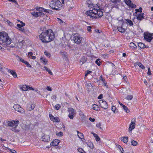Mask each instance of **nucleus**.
I'll return each instance as SVG.
<instances>
[{
  "label": "nucleus",
  "instance_id": "f257e3e1",
  "mask_svg": "<svg viewBox=\"0 0 153 153\" xmlns=\"http://www.w3.org/2000/svg\"><path fill=\"white\" fill-rule=\"evenodd\" d=\"M39 37L42 42L47 43L53 40L55 35L51 30L49 29L42 33L40 35Z\"/></svg>",
  "mask_w": 153,
  "mask_h": 153
},
{
  "label": "nucleus",
  "instance_id": "f03ea898",
  "mask_svg": "<svg viewBox=\"0 0 153 153\" xmlns=\"http://www.w3.org/2000/svg\"><path fill=\"white\" fill-rule=\"evenodd\" d=\"M102 10L100 9L97 6H94L92 10L87 11L86 14L92 18H99L103 15Z\"/></svg>",
  "mask_w": 153,
  "mask_h": 153
},
{
  "label": "nucleus",
  "instance_id": "7ed1b4c3",
  "mask_svg": "<svg viewBox=\"0 0 153 153\" xmlns=\"http://www.w3.org/2000/svg\"><path fill=\"white\" fill-rule=\"evenodd\" d=\"M11 42V39L7 33L4 32H0V44L5 45L6 44L9 45Z\"/></svg>",
  "mask_w": 153,
  "mask_h": 153
},
{
  "label": "nucleus",
  "instance_id": "20e7f679",
  "mask_svg": "<svg viewBox=\"0 0 153 153\" xmlns=\"http://www.w3.org/2000/svg\"><path fill=\"white\" fill-rule=\"evenodd\" d=\"M61 3L59 0H53L50 3L49 6L52 9L59 10L62 7Z\"/></svg>",
  "mask_w": 153,
  "mask_h": 153
},
{
  "label": "nucleus",
  "instance_id": "39448f33",
  "mask_svg": "<svg viewBox=\"0 0 153 153\" xmlns=\"http://www.w3.org/2000/svg\"><path fill=\"white\" fill-rule=\"evenodd\" d=\"M152 34L148 33H145L144 37L145 39L147 42H150L152 39Z\"/></svg>",
  "mask_w": 153,
  "mask_h": 153
},
{
  "label": "nucleus",
  "instance_id": "423d86ee",
  "mask_svg": "<svg viewBox=\"0 0 153 153\" xmlns=\"http://www.w3.org/2000/svg\"><path fill=\"white\" fill-rule=\"evenodd\" d=\"M68 111L69 112L68 117L71 119H73L74 115L75 114V112L74 109L72 108H68Z\"/></svg>",
  "mask_w": 153,
  "mask_h": 153
},
{
  "label": "nucleus",
  "instance_id": "0eeeda50",
  "mask_svg": "<svg viewBox=\"0 0 153 153\" xmlns=\"http://www.w3.org/2000/svg\"><path fill=\"white\" fill-rule=\"evenodd\" d=\"M100 105L102 108L107 109L108 108V105L106 101L100 100L99 101Z\"/></svg>",
  "mask_w": 153,
  "mask_h": 153
},
{
  "label": "nucleus",
  "instance_id": "6e6552de",
  "mask_svg": "<svg viewBox=\"0 0 153 153\" xmlns=\"http://www.w3.org/2000/svg\"><path fill=\"white\" fill-rule=\"evenodd\" d=\"M13 108L16 111L21 113H23L24 112V110L18 104L14 105Z\"/></svg>",
  "mask_w": 153,
  "mask_h": 153
},
{
  "label": "nucleus",
  "instance_id": "1a4fd4ad",
  "mask_svg": "<svg viewBox=\"0 0 153 153\" xmlns=\"http://www.w3.org/2000/svg\"><path fill=\"white\" fill-rule=\"evenodd\" d=\"M135 121V119L134 118H133L131 120V122L130 124L129 128V131H131L135 128V123L134 122V121Z\"/></svg>",
  "mask_w": 153,
  "mask_h": 153
},
{
  "label": "nucleus",
  "instance_id": "9d476101",
  "mask_svg": "<svg viewBox=\"0 0 153 153\" xmlns=\"http://www.w3.org/2000/svg\"><path fill=\"white\" fill-rule=\"evenodd\" d=\"M31 14L33 16L36 17L39 16H42L44 15V14L42 12L38 11V12H32Z\"/></svg>",
  "mask_w": 153,
  "mask_h": 153
},
{
  "label": "nucleus",
  "instance_id": "9b49d317",
  "mask_svg": "<svg viewBox=\"0 0 153 153\" xmlns=\"http://www.w3.org/2000/svg\"><path fill=\"white\" fill-rule=\"evenodd\" d=\"M21 89L23 91H26L28 90H32L34 91V89L28 86L25 85H23L21 87Z\"/></svg>",
  "mask_w": 153,
  "mask_h": 153
},
{
  "label": "nucleus",
  "instance_id": "f8f14e48",
  "mask_svg": "<svg viewBox=\"0 0 153 153\" xmlns=\"http://www.w3.org/2000/svg\"><path fill=\"white\" fill-rule=\"evenodd\" d=\"M125 2L128 5L132 8L136 7V5L132 3L130 0H125Z\"/></svg>",
  "mask_w": 153,
  "mask_h": 153
},
{
  "label": "nucleus",
  "instance_id": "ddd939ff",
  "mask_svg": "<svg viewBox=\"0 0 153 153\" xmlns=\"http://www.w3.org/2000/svg\"><path fill=\"white\" fill-rule=\"evenodd\" d=\"M82 39V37L79 36L74 37L73 39L75 43L77 44H79L81 42Z\"/></svg>",
  "mask_w": 153,
  "mask_h": 153
},
{
  "label": "nucleus",
  "instance_id": "4468645a",
  "mask_svg": "<svg viewBox=\"0 0 153 153\" xmlns=\"http://www.w3.org/2000/svg\"><path fill=\"white\" fill-rule=\"evenodd\" d=\"M25 25V24L24 23L23 24L20 25L19 24H17V26L18 27V29L21 31L22 32L25 33V30L23 27V26Z\"/></svg>",
  "mask_w": 153,
  "mask_h": 153
},
{
  "label": "nucleus",
  "instance_id": "2eb2a0df",
  "mask_svg": "<svg viewBox=\"0 0 153 153\" xmlns=\"http://www.w3.org/2000/svg\"><path fill=\"white\" fill-rule=\"evenodd\" d=\"M49 117L50 119L55 122H59L60 121L59 118L58 117H54L52 114H49Z\"/></svg>",
  "mask_w": 153,
  "mask_h": 153
},
{
  "label": "nucleus",
  "instance_id": "dca6fc26",
  "mask_svg": "<svg viewBox=\"0 0 153 153\" xmlns=\"http://www.w3.org/2000/svg\"><path fill=\"white\" fill-rule=\"evenodd\" d=\"M35 107V104H29L27 105V109L28 111H30L33 110Z\"/></svg>",
  "mask_w": 153,
  "mask_h": 153
},
{
  "label": "nucleus",
  "instance_id": "f3484780",
  "mask_svg": "<svg viewBox=\"0 0 153 153\" xmlns=\"http://www.w3.org/2000/svg\"><path fill=\"white\" fill-rule=\"evenodd\" d=\"M8 125L9 126H12L15 128L17 126V125L16 124L15 121H8Z\"/></svg>",
  "mask_w": 153,
  "mask_h": 153
},
{
  "label": "nucleus",
  "instance_id": "a211bd4d",
  "mask_svg": "<svg viewBox=\"0 0 153 153\" xmlns=\"http://www.w3.org/2000/svg\"><path fill=\"white\" fill-rule=\"evenodd\" d=\"M144 13H140L137 14V19L139 20H141L144 18Z\"/></svg>",
  "mask_w": 153,
  "mask_h": 153
},
{
  "label": "nucleus",
  "instance_id": "6ab92c4d",
  "mask_svg": "<svg viewBox=\"0 0 153 153\" xmlns=\"http://www.w3.org/2000/svg\"><path fill=\"white\" fill-rule=\"evenodd\" d=\"M60 142L59 140L58 139H55L51 143V145L54 146H57L59 145Z\"/></svg>",
  "mask_w": 153,
  "mask_h": 153
},
{
  "label": "nucleus",
  "instance_id": "aec40b11",
  "mask_svg": "<svg viewBox=\"0 0 153 153\" xmlns=\"http://www.w3.org/2000/svg\"><path fill=\"white\" fill-rule=\"evenodd\" d=\"M43 141L45 142H48L50 141V138L48 135H44L43 136Z\"/></svg>",
  "mask_w": 153,
  "mask_h": 153
},
{
  "label": "nucleus",
  "instance_id": "412c9836",
  "mask_svg": "<svg viewBox=\"0 0 153 153\" xmlns=\"http://www.w3.org/2000/svg\"><path fill=\"white\" fill-rule=\"evenodd\" d=\"M9 72H10L14 77H17V74L16 72L13 71V70H11L9 69L8 71Z\"/></svg>",
  "mask_w": 153,
  "mask_h": 153
},
{
  "label": "nucleus",
  "instance_id": "4be33fe9",
  "mask_svg": "<svg viewBox=\"0 0 153 153\" xmlns=\"http://www.w3.org/2000/svg\"><path fill=\"white\" fill-rule=\"evenodd\" d=\"M86 86L89 91L91 89H92L93 86L90 83H87L86 84Z\"/></svg>",
  "mask_w": 153,
  "mask_h": 153
},
{
  "label": "nucleus",
  "instance_id": "5701e85b",
  "mask_svg": "<svg viewBox=\"0 0 153 153\" xmlns=\"http://www.w3.org/2000/svg\"><path fill=\"white\" fill-rule=\"evenodd\" d=\"M121 140L125 143H127L128 141V137H122L121 138Z\"/></svg>",
  "mask_w": 153,
  "mask_h": 153
},
{
  "label": "nucleus",
  "instance_id": "b1692460",
  "mask_svg": "<svg viewBox=\"0 0 153 153\" xmlns=\"http://www.w3.org/2000/svg\"><path fill=\"white\" fill-rule=\"evenodd\" d=\"M66 53L63 51H61L59 52V54L63 57H66Z\"/></svg>",
  "mask_w": 153,
  "mask_h": 153
},
{
  "label": "nucleus",
  "instance_id": "393cba45",
  "mask_svg": "<svg viewBox=\"0 0 153 153\" xmlns=\"http://www.w3.org/2000/svg\"><path fill=\"white\" fill-rule=\"evenodd\" d=\"M129 47L132 49L136 48H137V46L133 42H131L130 44Z\"/></svg>",
  "mask_w": 153,
  "mask_h": 153
},
{
  "label": "nucleus",
  "instance_id": "a878e982",
  "mask_svg": "<svg viewBox=\"0 0 153 153\" xmlns=\"http://www.w3.org/2000/svg\"><path fill=\"white\" fill-rule=\"evenodd\" d=\"M40 60L44 64H46L47 62V59L45 58L41 57L40 58Z\"/></svg>",
  "mask_w": 153,
  "mask_h": 153
},
{
  "label": "nucleus",
  "instance_id": "bb28decb",
  "mask_svg": "<svg viewBox=\"0 0 153 153\" xmlns=\"http://www.w3.org/2000/svg\"><path fill=\"white\" fill-rule=\"evenodd\" d=\"M122 107L123 109L125 110V111L126 113H128L130 112V111L128 109V108L126 106L124 105H123Z\"/></svg>",
  "mask_w": 153,
  "mask_h": 153
},
{
  "label": "nucleus",
  "instance_id": "cd10ccee",
  "mask_svg": "<svg viewBox=\"0 0 153 153\" xmlns=\"http://www.w3.org/2000/svg\"><path fill=\"white\" fill-rule=\"evenodd\" d=\"M36 10L39 11L43 12H46L47 11V10L43 8L42 7H39L38 8H36Z\"/></svg>",
  "mask_w": 153,
  "mask_h": 153
},
{
  "label": "nucleus",
  "instance_id": "c85d7f7f",
  "mask_svg": "<svg viewBox=\"0 0 153 153\" xmlns=\"http://www.w3.org/2000/svg\"><path fill=\"white\" fill-rule=\"evenodd\" d=\"M138 46L140 48H146L145 45L141 42H139L138 43Z\"/></svg>",
  "mask_w": 153,
  "mask_h": 153
},
{
  "label": "nucleus",
  "instance_id": "c756f323",
  "mask_svg": "<svg viewBox=\"0 0 153 153\" xmlns=\"http://www.w3.org/2000/svg\"><path fill=\"white\" fill-rule=\"evenodd\" d=\"M86 61V58L85 57H82L80 60V62L82 64H83Z\"/></svg>",
  "mask_w": 153,
  "mask_h": 153
},
{
  "label": "nucleus",
  "instance_id": "7c9ffc66",
  "mask_svg": "<svg viewBox=\"0 0 153 153\" xmlns=\"http://www.w3.org/2000/svg\"><path fill=\"white\" fill-rule=\"evenodd\" d=\"M67 4L68 5H70L73 3V0H65Z\"/></svg>",
  "mask_w": 153,
  "mask_h": 153
},
{
  "label": "nucleus",
  "instance_id": "2f4dec72",
  "mask_svg": "<svg viewBox=\"0 0 153 153\" xmlns=\"http://www.w3.org/2000/svg\"><path fill=\"white\" fill-rule=\"evenodd\" d=\"M44 68H45V69L46 70V71H47L48 72V73L50 74H51V75H52L53 74V73H52L50 69L48 68L46 66H44Z\"/></svg>",
  "mask_w": 153,
  "mask_h": 153
},
{
  "label": "nucleus",
  "instance_id": "473e14b6",
  "mask_svg": "<svg viewBox=\"0 0 153 153\" xmlns=\"http://www.w3.org/2000/svg\"><path fill=\"white\" fill-rule=\"evenodd\" d=\"M117 29L121 33H123L124 32L125 30V29L122 27H117Z\"/></svg>",
  "mask_w": 153,
  "mask_h": 153
},
{
  "label": "nucleus",
  "instance_id": "72a5a7b5",
  "mask_svg": "<svg viewBox=\"0 0 153 153\" xmlns=\"http://www.w3.org/2000/svg\"><path fill=\"white\" fill-rule=\"evenodd\" d=\"M133 97V96L132 95H128L127 96L126 98L127 100H131Z\"/></svg>",
  "mask_w": 153,
  "mask_h": 153
},
{
  "label": "nucleus",
  "instance_id": "f704fd0d",
  "mask_svg": "<svg viewBox=\"0 0 153 153\" xmlns=\"http://www.w3.org/2000/svg\"><path fill=\"white\" fill-rule=\"evenodd\" d=\"M94 137L95 138V140L97 141H98L100 140V138L96 134H94Z\"/></svg>",
  "mask_w": 153,
  "mask_h": 153
},
{
  "label": "nucleus",
  "instance_id": "c9c22d12",
  "mask_svg": "<svg viewBox=\"0 0 153 153\" xmlns=\"http://www.w3.org/2000/svg\"><path fill=\"white\" fill-rule=\"evenodd\" d=\"M126 21L128 23L130 26H132L133 25V23L131 20L129 19H126Z\"/></svg>",
  "mask_w": 153,
  "mask_h": 153
},
{
  "label": "nucleus",
  "instance_id": "e433bc0d",
  "mask_svg": "<svg viewBox=\"0 0 153 153\" xmlns=\"http://www.w3.org/2000/svg\"><path fill=\"white\" fill-rule=\"evenodd\" d=\"M131 144L134 146H136L138 144V143L134 140H133L131 142Z\"/></svg>",
  "mask_w": 153,
  "mask_h": 153
},
{
  "label": "nucleus",
  "instance_id": "4c0bfd02",
  "mask_svg": "<svg viewBox=\"0 0 153 153\" xmlns=\"http://www.w3.org/2000/svg\"><path fill=\"white\" fill-rule=\"evenodd\" d=\"M88 145L90 148L93 149L94 148V146L93 144L91 142L88 143Z\"/></svg>",
  "mask_w": 153,
  "mask_h": 153
},
{
  "label": "nucleus",
  "instance_id": "58836bf2",
  "mask_svg": "<svg viewBox=\"0 0 153 153\" xmlns=\"http://www.w3.org/2000/svg\"><path fill=\"white\" fill-rule=\"evenodd\" d=\"M93 107L94 110L97 111L99 110V108L98 105L96 104H94L93 105Z\"/></svg>",
  "mask_w": 153,
  "mask_h": 153
},
{
  "label": "nucleus",
  "instance_id": "ea45409f",
  "mask_svg": "<svg viewBox=\"0 0 153 153\" xmlns=\"http://www.w3.org/2000/svg\"><path fill=\"white\" fill-rule=\"evenodd\" d=\"M17 60H19V61H21L24 63V62H25V61L23 59L20 57L19 56H17Z\"/></svg>",
  "mask_w": 153,
  "mask_h": 153
},
{
  "label": "nucleus",
  "instance_id": "a19ab883",
  "mask_svg": "<svg viewBox=\"0 0 153 153\" xmlns=\"http://www.w3.org/2000/svg\"><path fill=\"white\" fill-rule=\"evenodd\" d=\"M96 126L98 128H99L100 129L103 130L102 128L101 127V124L100 123L96 124Z\"/></svg>",
  "mask_w": 153,
  "mask_h": 153
},
{
  "label": "nucleus",
  "instance_id": "79ce46f5",
  "mask_svg": "<svg viewBox=\"0 0 153 153\" xmlns=\"http://www.w3.org/2000/svg\"><path fill=\"white\" fill-rule=\"evenodd\" d=\"M78 136L79 137V138H80L81 139H83L84 137V136L83 135V134L82 133H79H79H78Z\"/></svg>",
  "mask_w": 153,
  "mask_h": 153
},
{
  "label": "nucleus",
  "instance_id": "37998d69",
  "mask_svg": "<svg viewBox=\"0 0 153 153\" xmlns=\"http://www.w3.org/2000/svg\"><path fill=\"white\" fill-rule=\"evenodd\" d=\"M78 151L81 153H86V152L82 148H79L77 149Z\"/></svg>",
  "mask_w": 153,
  "mask_h": 153
},
{
  "label": "nucleus",
  "instance_id": "c03bdc74",
  "mask_svg": "<svg viewBox=\"0 0 153 153\" xmlns=\"http://www.w3.org/2000/svg\"><path fill=\"white\" fill-rule=\"evenodd\" d=\"M100 59H97L95 61V63L98 65L100 66L101 64L100 61Z\"/></svg>",
  "mask_w": 153,
  "mask_h": 153
},
{
  "label": "nucleus",
  "instance_id": "a18cd8bd",
  "mask_svg": "<svg viewBox=\"0 0 153 153\" xmlns=\"http://www.w3.org/2000/svg\"><path fill=\"white\" fill-rule=\"evenodd\" d=\"M137 65H138L139 67H140L143 69H144L145 68L144 66L143 65H142L141 63H137Z\"/></svg>",
  "mask_w": 153,
  "mask_h": 153
},
{
  "label": "nucleus",
  "instance_id": "49530a36",
  "mask_svg": "<svg viewBox=\"0 0 153 153\" xmlns=\"http://www.w3.org/2000/svg\"><path fill=\"white\" fill-rule=\"evenodd\" d=\"M61 105L59 104H57L55 106V108L56 110H57L60 108Z\"/></svg>",
  "mask_w": 153,
  "mask_h": 153
},
{
  "label": "nucleus",
  "instance_id": "de8ad7c7",
  "mask_svg": "<svg viewBox=\"0 0 153 153\" xmlns=\"http://www.w3.org/2000/svg\"><path fill=\"white\" fill-rule=\"evenodd\" d=\"M116 108L115 106H112V107L111 110L114 113H115V112H117V111H116Z\"/></svg>",
  "mask_w": 153,
  "mask_h": 153
},
{
  "label": "nucleus",
  "instance_id": "09e8293b",
  "mask_svg": "<svg viewBox=\"0 0 153 153\" xmlns=\"http://www.w3.org/2000/svg\"><path fill=\"white\" fill-rule=\"evenodd\" d=\"M44 53L46 56L49 57V58L50 57L51 54L50 53L46 52V51H45L44 52Z\"/></svg>",
  "mask_w": 153,
  "mask_h": 153
},
{
  "label": "nucleus",
  "instance_id": "8fccbe9b",
  "mask_svg": "<svg viewBox=\"0 0 153 153\" xmlns=\"http://www.w3.org/2000/svg\"><path fill=\"white\" fill-rule=\"evenodd\" d=\"M91 26H88L87 27V29L88 31L90 33H91Z\"/></svg>",
  "mask_w": 153,
  "mask_h": 153
},
{
  "label": "nucleus",
  "instance_id": "3c124183",
  "mask_svg": "<svg viewBox=\"0 0 153 153\" xmlns=\"http://www.w3.org/2000/svg\"><path fill=\"white\" fill-rule=\"evenodd\" d=\"M142 8L141 7H140L139 9H135V11L136 12H142Z\"/></svg>",
  "mask_w": 153,
  "mask_h": 153
},
{
  "label": "nucleus",
  "instance_id": "603ef678",
  "mask_svg": "<svg viewBox=\"0 0 153 153\" xmlns=\"http://www.w3.org/2000/svg\"><path fill=\"white\" fill-rule=\"evenodd\" d=\"M24 63H25L26 65L28 67H31L30 64L27 62L25 61V62H24Z\"/></svg>",
  "mask_w": 153,
  "mask_h": 153
},
{
  "label": "nucleus",
  "instance_id": "864d4df0",
  "mask_svg": "<svg viewBox=\"0 0 153 153\" xmlns=\"http://www.w3.org/2000/svg\"><path fill=\"white\" fill-rule=\"evenodd\" d=\"M147 74L149 75H151V74L150 68L149 67L148 68V71L147 73Z\"/></svg>",
  "mask_w": 153,
  "mask_h": 153
},
{
  "label": "nucleus",
  "instance_id": "5fc2aeb1",
  "mask_svg": "<svg viewBox=\"0 0 153 153\" xmlns=\"http://www.w3.org/2000/svg\"><path fill=\"white\" fill-rule=\"evenodd\" d=\"M91 72V71H86V72L85 73V76H87L88 74H90Z\"/></svg>",
  "mask_w": 153,
  "mask_h": 153
},
{
  "label": "nucleus",
  "instance_id": "6e6d98bb",
  "mask_svg": "<svg viewBox=\"0 0 153 153\" xmlns=\"http://www.w3.org/2000/svg\"><path fill=\"white\" fill-rule=\"evenodd\" d=\"M8 150L10 151L12 153H16V152L14 150H11L10 149H8Z\"/></svg>",
  "mask_w": 153,
  "mask_h": 153
},
{
  "label": "nucleus",
  "instance_id": "4d7b16f0",
  "mask_svg": "<svg viewBox=\"0 0 153 153\" xmlns=\"http://www.w3.org/2000/svg\"><path fill=\"white\" fill-rule=\"evenodd\" d=\"M56 135L59 136H62L63 135V133L60 131L58 134H57Z\"/></svg>",
  "mask_w": 153,
  "mask_h": 153
},
{
  "label": "nucleus",
  "instance_id": "13d9d810",
  "mask_svg": "<svg viewBox=\"0 0 153 153\" xmlns=\"http://www.w3.org/2000/svg\"><path fill=\"white\" fill-rule=\"evenodd\" d=\"M46 89L48 91H52V89L50 86H47Z\"/></svg>",
  "mask_w": 153,
  "mask_h": 153
},
{
  "label": "nucleus",
  "instance_id": "bf43d9fd",
  "mask_svg": "<svg viewBox=\"0 0 153 153\" xmlns=\"http://www.w3.org/2000/svg\"><path fill=\"white\" fill-rule=\"evenodd\" d=\"M120 0H113L112 2L113 3H117L118 2H120Z\"/></svg>",
  "mask_w": 153,
  "mask_h": 153
},
{
  "label": "nucleus",
  "instance_id": "052dcab7",
  "mask_svg": "<svg viewBox=\"0 0 153 153\" xmlns=\"http://www.w3.org/2000/svg\"><path fill=\"white\" fill-rule=\"evenodd\" d=\"M123 79H124L125 82H127L128 80L126 76H124Z\"/></svg>",
  "mask_w": 153,
  "mask_h": 153
},
{
  "label": "nucleus",
  "instance_id": "680f3d73",
  "mask_svg": "<svg viewBox=\"0 0 153 153\" xmlns=\"http://www.w3.org/2000/svg\"><path fill=\"white\" fill-rule=\"evenodd\" d=\"M89 120L91 122H94L95 121V120L94 118H92L91 117H90Z\"/></svg>",
  "mask_w": 153,
  "mask_h": 153
},
{
  "label": "nucleus",
  "instance_id": "e2e57ef3",
  "mask_svg": "<svg viewBox=\"0 0 153 153\" xmlns=\"http://www.w3.org/2000/svg\"><path fill=\"white\" fill-rule=\"evenodd\" d=\"M33 55V54L31 52H30L28 53V55L29 57L32 56Z\"/></svg>",
  "mask_w": 153,
  "mask_h": 153
},
{
  "label": "nucleus",
  "instance_id": "0e129e2a",
  "mask_svg": "<svg viewBox=\"0 0 153 153\" xmlns=\"http://www.w3.org/2000/svg\"><path fill=\"white\" fill-rule=\"evenodd\" d=\"M117 20L120 21H122L123 20V18L122 17L118 18L117 19Z\"/></svg>",
  "mask_w": 153,
  "mask_h": 153
},
{
  "label": "nucleus",
  "instance_id": "69168bd1",
  "mask_svg": "<svg viewBox=\"0 0 153 153\" xmlns=\"http://www.w3.org/2000/svg\"><path fill=\"white\" fill-rule=\"evenodd\" d=\"M6 22L10 25H11L12 24L11 22H10L8 20Z\"/></svg>",
  "mask_w": 153,
  "mask_h": 153
},
{
  "label": "nucleus",
  "instance_id": "338daca9",
  "mask_svg": "<svg viewBox=\"0 0 153 153\" xmlns=\"http://www.w3.org/2000/svg\"><path fill=\"white\" fill-rule=\"evenodd\" d=\"M52 99H56V95H55L51 97Z\"/></svg>",
  "mask_w": 153,
  "mask_h": 153
},
{
  "label": "nucleus",
  "instance_id": "774afa93",
  "mask_svg": "<svg viewBox=\"0 0 153 153\" xmlns=\"http://www.w3.org/2000/svg\"><path fill=\"white\" fill-rule=\"evenodd\" d=\"M103 96V95L102 94H101L98 97V98L99 99H101L102 98Z\"/></svg>",
  "mask_w": 153,
  "mask_h": 153
}]
</instances>
